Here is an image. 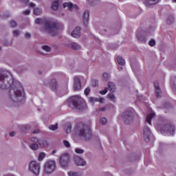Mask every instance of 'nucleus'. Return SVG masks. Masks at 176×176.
<instances>
[{
  "label": "nucleus",
  "mask_w": 176,
  "mask_h": 176,
  "mask_svg": "<svg viewBox=\"0 0 176 176\" xmlns=\"http://www.w3.org/2000/svg\"><path fill=\"white\" fill-rule=\"evenodd\" d=\"M10 72L5 69H0V89H10L9 98L13 102H20L25 100V94L24 89L20 82H13L12 78H9Z\"/></svg>",
  "instance_id": "obj_1"
},
{
  "label": "nucleus",
  "mask_w": 176,
  "mask_h": 176,
  "mask_svg": "<svg viewBox=\"0 0 176 176\" xmlns=\"http://www.w3.org/2000/svg\"><path fill=\"white\" fill-rule=\"evenodd\" d=\"M35 23L36 24H44L45 32L50 34L52 36L57 35L58 31L64 28V25L62 23H58V22L54 21L53 19L37 18L35 19Z\"/></svg>",
  "instance_id": "obj_2"
},
{
  "label": "nucleus",
  "mask_w": 176,
  "mask_h": 176,
  "mask_svg": "<svg viewBox=\"0 0 176 176\" xmlns=\"http://www.w3.org/2000/svg\"><path fill=\"white\" fill-rule=\"evenodd\" d=\"M69 102L72 104L73 107L76 108V109H78V111H83V109H86V108H87L86 102L80 96L70 97Z\"/></svg>",
  "instance_id": "obj_3"
},
{
  "label": "nucleus",
  "mask_w": 176,
  "mask_h": 176,
  "mask_svg": "<svg viewBox=\"0 0 176 176\" xmlns=\"http://www.w3.org/2000/svg\"><path fill=\"white\" fill-rule=\"evenodd\" d=\"M78 135H80V137L84 138L85 140H90V138L92 137L91 128L90 126L81 124L80 126Z\"/></svg>",
  "instance_id": "obj_4"
},
{
  "label": "nucleus",
  "mask_w": 176,
  "mask_h": 176,
  "mask_svg": "<svg viewBox=\"0 0 176 176\" xmlns=\"http://www.w3.org/2000/svg\"><path fill=\"white\" fill-rule=\"evenodd\" d=\"M30 141L34 142L30 145V148L32 151H36L38 149L39 146H38V144L41 148H46V146L48 145L47 141H46L45 139L38 140L37 138L34 137L30 139Z\"/></svg>",
  "instance_id": "obj_5"
},
{
  "label": "nucleus",
  "mask_w": 176,
  "mask_h": 176,
  "mask_svg": "<svg viewBox=\"0 0 176 176\" xmlns=\"http://www.w3.org/2000/svg\"><path fill=\"white\" fill-rule=\"evenodd\" d=\"M29 168L33 174L38 175L39 174V171H41V165L36 161H32L29 164Z\"/></svg>",
  "instance_id": "obj_6"
},
{
  "label": "nucleus",
  "mask_w": 176,
  "mask_h": 176,
  "mask_svg": "<svg viewBox=\"0 0 176 176\" xmlns=\"http://www.w3.org/2000/svg\"><path fill=\"white\" fill-rule=\"evenodd\" d=\"M59 164L63 168L68 167V164H69V155L68 153L62 154L59 156Z\"/></svg>",
  "instance_id": "obj_7"
},
{
  "label": "nucleus",
  "mask_w": 176,
  "mask_h": 176,
  "mask_svg": "<svg viewBox=\"0 0 176 176\" xmlns=\"http://www.w3.org/2000/svg\"><path fill=\"white\" fill-rule=\"evenodd\" d=\"M55 168H56V162L50 160L45 163L44 171L45 174H52V173L54 171Z\"/></svg>",
  "instance_id": "obj_8"
},
{
  "label": "nucleus",
  "mask_w": 176,
  "mask_h": 176,
  "mask_svg": "<svg viewBox=\"0 0 176 176\" xmlns=\"http://www.w3.org/2000/svg\"><path fill=\"white\" fill-rule=\"evenodd\" d=\"M133 113L131 110L126 111L124 113L123 118L126 124H129V123H130V121L133 120Z\"/></svg>",
  "instance_id": "obj_9"
},
{
  "label": "nucleus",
  "mask_w": 176,
  "mask_h": 176,
  "mask_svg": "<svg viewBox=\"0 0 176 176\" xmlns=\"http://www.w3.org/2000/svg\"><path fill=\"white\" fill-rule=\"evenodd\" d=\"M74 91H78V90H80L82 87V84L80 83V79H79V77L74 76Z\"/></svg>",
  "instance_id": "obj_10"
},
{
  "label": "nucleus",
  "mask_w": 176,
  "mask_h": 176,
  "mask_svg": "<svg viewBox=\"0 0 176 176\" xmlns=\"http://www.w3.org/2000/svg\"><path fill=\"white\" fill-rule=\"evenodd\" d=\"M144 141H149L151 137V129L149 127L145 126L143 129Z\"/></svg>",
  "instance_id": "obj_11"
},
{
  "label": "nucleus",
  "mask_w": 176,
  "mask_h": 176,
  "mask_svg": "<svg viewBox=\"0 0 176 176\" xmlns=\"http://www.w3.org/2000/svg\"><path fill=\"white\" fill-rule=\"evenodd\" d=\"M63 8H68L70 12H74V10H78V6L72 3H64Z\"/></svg>",
  "instance_id": "obj_12"
},
{
  "label": "nucleus",
  "mask_w": 176,
  "mask_h": 176,
  "mask_svg": "<svg viewBox=\"0 0 176 176\" xmlns=\"http://www.w3.org/2000/svg\"><path fill=\"white\" fill-rule=\"evenodd\" d=\"M74 160L76 166H85L86 164V162L79 156H74Z\"/></svg>",
  "instance_id": "obj_13"
},
{
  "label": "nucleus",
  "mask_w": 176,
  "mask_h": 176,
  "mask_svg": "<svg viewBox=\"0 0 176 176\" xmlns=\"http://www.w3.org/2000/svg\"><path fill=\"white\" fill-rule=\"evenodd\" d=\"M89 11L85 10L82 14V23L85 27H87V24H89Z\"/></svg>",
  "instance_id": "obj_14"
},
{
  "label": "nucleus",
  "mask_w": 176,
  "mask_h": 176,
  "mask_svg": "<svg viewBox=\"0 0 176 176\" xmlns=\"http://www.w3.org/2000/svg\"><path fill=\"white\" fill-rule=\"evenodd\" d=\"M49 87L53 91H56V90H57V87H58V84H57V80L56 79L51 80L49 85Z\"/></svg>",
  "instance_id": "obj_15"
},
{
  "label": "nucleus",
  "mask_w": 176,
  "mask_h": 176,
  "mask_svg": "<svg viewBox=\"0 0 176 176\" xmlns=\"http://www.w3.org/2000/svg\"><path fill=\"white\" fill-rule=\"evenodd\" d=\"M154 87L155 89V96L157 98H161L162 96H160V93H162V91L160 90V87L159 86L158 82H154Z\"/></svg>",
  "instance_id": "obj_16"
},
{
  "label": "nucleus",
  "mask_w": 176,
  "mask_h": 176,
  "mask_svg": "<svg viewBox=\"0 0 176 176\" xmlns=\"http://www.w3.org/2000/svg\"><path fill=\"white\" fill-rule=\"evenodd\" d=\"M71 35L73 38H79L80 36V28L76 27V28L72 31Z\"/></svg>",
  "instance_id": "obj_17"
},
{
  "label": "nucleus",
  "mask_w": 176,
  "mask_h": 176,
  "mask_svg": "<svg viewBox=\"0 0 176 176\" xmlns=\"http://www.w3.org/2000/svg\"><path fill=\"white\" fill-rule=\"evenodd\" d=\"M107 89L108 90H109V91H111V93H115V91H116V85L114 82H109L108 83Z\"/></svg>",
  "instance_id": "obj_18"
},
{
  "label": "nucleus",
  "mask_w": 176,
  "mask_h": 176,
  "mask_svg": "<svg viewBox=\"0 0 176 176\" xmlns=\"http://www.w3.org/2000/svg\"><path fill=\"white\" fill-rule=\"evenodd\" d=\"M59 3L58 0H54V2L52 3L51 8L52 10H57L58 9Z\"/></svg>",
  "instance_id": "obj_19"
},
{
  "label": "nucleus",
  "mask_w": 176,
  "mask_h": 176,
  "mask_svg": "<svg viewBox=\"0 0 176 176\" xmlns=\"http://www.w3.org/2000/svg\"><path fill=\"white\" fill-rule=\"evenodd\" d=\"M153 118H155V113H152L148 114L146 116V122L147 123H148V124H152V122L151 120H152V119H153Z\"/></svg>",
  "instance_id": "obj_20"
},
{
  "label": "nucleus",
  "mask_w": 176,
  "mask_h": 176,
  "mask_svg": "<svg viewBox=\"0 0 176 176\" xmlns=\"http://www.w3.org/2000/svg\"><path fill=\"white\" fill-rule=\"evenodd\" d=\"M158 2H159V0H146V3L147 6L156 5V3H158Z\"/></svg>",
  "instance_id": "obj_21"
},
{
  "label": "nucleus",
  "mask_w": 176,
  "mask_h": 176,
  "mask_svg": "<svg viewBox=\"0 0 176 176\" xmlns=\"http://www.w3.org/2000/svg\"><path fill=\"white\" fill-rule=\"evenodd\" d=\"M117 62L120 65H124L126 64V60L122 58V56H118L116 58Z\"/></svg>",
  "instance_id": "obj_22"
},
{
  "label": "nucleus",
  "mask_w": 176,
  "mask_h": 176,
  "mask_svg": "<svg viewBox=\"0 0 176 176\" xmlns=\"http://www.w3.org/2000/svg\"><path fill=\"white\" fill-rule=\"evenodd\" d=\"M34 14H35V16H39L42 14V10L39 8H34Z\"/></svg>",
  "instance_id": "obj_23"
},
{
  "label": "nucleus",
  "mask_w": 176,
  "mask_h": 176,
  "mask_svg": "<svg viewBox=\"0 0 176 176\" xmlns=\"http://www.w3.org/2000/svg\"><path fill=\"white\" fill-rule=\"evenodd\" d=\"M72 49H73V50H79L80 49V45L76 43H72Z\"/></svg>",
  "instance_id": "obj_24"
},
{
  "label": "nucleus",
  "mask_w": 176,
  "mask_h": 176,
  "mask_svg": "<svg viewBox=\"0 0 176 176\" xmlns=\"http://www.w3.org/2000/svg\"><path fill=\"white\" fill-rule=\"evenodd\" d=\"M107 98H109L111 101H113L114 102H116V99L113 94H108Z\"/></svg>",
  "instance_id": "obj_25"
},
{
  "label": "nucleus",
  "mask_w": 176,
  "mask_h": 176,
  "mask_svg": "<svg viewBox=\"0 0 176 176\" xmlns=\"http://www.w3.org/2000/svg\"><path fill=\"white\" fill-rule=\"evenodd\" d=\"M168 132L174 134L175 133V126L170 125Z\"/></svg>",
  "instance_id": "obj_26"
},
{
  "label": "nucleus",
  "mask_w": 176,
  "mask_h": 176,
  "mask_svg": "<svg viewBox=\"0 0 176 176\" xmlns=\"http://www.w3.org/2000/svg\"><path fill=\"white\" fill-rule=\"evenodd\" d=\"M45 156H46V155L44 153H40L38 154V162H42V160H43V159H45Z\"/></svg>",
  "instance_id": "obj_27"
},
{
  "label": "nucleus",
  "mask_w": 176,
  "mask_h": 176,
  "mask_svg": "<svg viewBox=\"0 0 176 176\" xmlns=\"http://www.w3.org/2000/svg\"><path fill=\"white\" fill-rule=\"evenodd\" d=\"M68 175L69 176H80L82 175V173H78V172H69Z\"/></svg>",
  "instance_id": "obj_28"
},
{
  "label": "nucleus",
  "mask_w": 176,
  "mask_h": 176,
  "mask_svg": "<svg viewBox=\"0 0 176 176\" xmlns=\"http://www.w3.org/2000/svg\"><path fill=\"white\" fill-rule=\"evenodd\" d=\"M103 76V80H104L105 82L109 80V74H108V73H103L102 74Z\"/></svg>",
  "instance_id": "obj_29"
},
{
  "label": "nucleus",
  "mask_w": 176,
  "mask_h": 176,
  "mask_svg": "<svg viewBox=\"0 0 176 176\" xmlns=\"http://www.w3.org/2000/svg\"><path fill=\"white\" fill-rule=\"evenodd\" d=\"M50 130H57L58 129V124L50 125L49 126Z\"/></svg>",
  "instance_id": "obj_30"
},
{
  "label": "nucleus",
  "mask_w": 176,
  "mask_h": 176,
  "mask_svg": "<svg viewBox=\"0 0 176 176\" xmlns=\"http://www.w3.org/2000/svg\"><path fill=\"white\" fill-rule=\"evenodd\" d=\"M42 49L43 50H45V52H50V50H52V49L50 48V47L47 46V45H43L42 46Z\"/></svg>",
  "instance_id": "obj_31"
},
{
  "label": "nucleus",
  "mask_w": 176,
  "mask_h": 176,
  "mask_svg": "<svg viewBox=\"0 0 176 176\" xmlns=\"http://www.w3.org/2000/svg\"><path fill=\"white\" fill-rule=\"evenodd\" d=\"M63 145L65 146V148H70L71 147V144H69V142H68L67 140L63 141Z\"/></svg>",
  "instance_id": "obj_32"
},
{
  "label": "nucleus",
  "mask_w": 176,
  "mask_h": 176,
  "mask_svg": "<svg viewBox=\"0 0 176 176\" xmlns=\"http://www.w3.org/2000/svg\"><path fill=\"white\" fill-rule=\"evenodd\" d=\"M10 27H12V28H14V27H16L17 25V23H16V21H11L10 22Z\"/></svg>",
  "instance_id": "obj_33"
},
{
  "label": "nucleus",
  "mask_w": 176,
  "mask_h": 176,
  "mask_svg": "<svg viewBox=\"0 0 176 176\" xmlns=\"http://www.w3.org/2000/svg\"><path fill=\"white\" fill-rule=\"evenodd\" d=\"M100 94L104 96L106 93H108V88H105L104 90L100 91Z\"/></svg>",
  "instance_id": "obj_34"
},
{
  "label": "nucleus",
  "mask_w": 176,
  "mask_h": 176,
  "mask_svg": "<svg viewBox=\"0 0 176 176\" xmlns=\"http://www.w3.org/2000/svg\"><path fill=\"white\" fill-rule=\"evenodd\" d=\"M75 152H76V153L82 154L85 152V151H83V149H80V148H76Z\"/></svg>",
  "instance_id": "obj_35"
},
{
  "label": "nucleus",
  "mask_w": 176,
  "mask_h": 176,
  "mask_svg": "<svg viewBox=\"0 0 176 176\" xmlns=\"http://www.w3.org/2000/svg\"><path fill=\"white\" fill-rule=\"evenodd\" d=\"M90 87H87L84 93L85 94V96H89V94L90 93Z\"/></svg>",
  "instance_id": "obj_36"
},
{
  "label": "nucleus",
  "mask_w": 176,
  "mask_h": 176,
  "mask_svg": "<svg viewBox=\"0 0 176 176\" xmlns=\"http://www.w3.org/2000/svg\"><path fill=\"white\" fill-rule=\"evenodd\" d=\"M91 83L94 87L98 86V80H92Z\"/></svg>",
  "instance_id": "obj_37"
},
{
  "label": "nucleus",
  "mask_w": 176,
  "mask_h": 176,
  "mask_svg": "<svg viewBox=\"0 0 176 176\" xmlns=\"http://www.w3.org/2000/svg\"><path fill=\"white\" fill-rule=\"evenodd\" d=\"M148 45L149 46H155V45H156V41H155V40H151L148 42Z\"/></svg>",
  "instance_id": "obj_38"
},
{
  "label": "nucleus",
  "mask_w": 176,
  "mask_h": 176,
  "mask_svg": "<svg viewBox=\"0 0 176 176\" xmlns=\"http://www.w3.org/2000/svg\"><path fill=\"white\" fill-rule=\"evenodd\" d=\"M100 123H101L102 124H107V118H102L100 119Z\"/></svg>",
  "instance_id": "obj_39"
},
{
  "label": "nucleus",
  "mask_w": 176,
  "mask_h": 176,
  "mask_svg": "<svg viewBox=\"0 0 176 176\" xmlns=\"http://www.w3.org/2000/svg\"><path fill=\"white\" fill-rule=\"evenodd\" d=\"M137 38L141 42H144V41L145 40V38L142 37V36H140L138 34L137 35Z\"/></svg>",
  "instance_id": "obj_40"
},
{
  "label": "nucleus",
  "mask_w": 176,
  "mask_h": 176,
  "mask_svg": "<svg viewBox=\"0 0 176 176\" xmlns=\"http://www.w3.org/2000/svg\"><path fill=\"white\" fill-rule=\"evenodd\" d=\"M89 102L93 104V102H96V101H97V99L91 97V98H89Z\"/></svg>",
  "instance_id": "obj_41"
},
{
  "label": "nucleus",
  "mask_w": 176,
  "mask_h": 176,
  "mask_svg": "<svg viewBox=\"0 0 176 176\" xmlns=\"http://www.w3.org/2000/svg\"><path fill=\"white\" fill-rule=\"evenodd\" d=\"M10 16V14L9 12H6V14H3V19H8Z\"/></svg>",
  "instance_id": "obj_42"
},
{
  "label": "nucleus",
  "mask_w": 176,
  "mask_h": 176,
  "mask_svg": "<svg viewBox=\"0 0 176 176\" xmlns=\"http://www.w3.org/2000/svg\"><path fill=\"white\" fill-rule=\"evenodd\" d=\"M173 21H174V18H171V19H168L167 21H166V23L168 24H171L173 23Z\"/></svg>",
  "instance_id": "obj_43"
},
{
  "label": "nucleus",
  "mask_w": 176,
  "mask_h": 176,
  "mask_svg": "<svg viewBox=\"0 0 176 176\" xmlns=\"http://www.w3.org/2000/svg\"><path fill=\"white\" fill-rule=\"evenodd\" d=\"M98 101L101 104H104L105 99H104V98H100L99 99H98Z\"/></svg>",
  "instance_id": "obj_44"
},
{
  "label": "nucleus",
  "mask_w": 176,
  "mask_h": 176,
  "mask_svg": "<svg viewBox=\"0 0 176 176\" xmlns=\"http://www.w3.org/2000/svg\"><path fill=\"white\" fill-rule=\"evenodd\" d=\"M30 12H31V10H27L23 12V14H25V16H27V14H30Z\"/></svg>",
  "instance_id": "obj_45"
},
{
  "label": "nucleus",
  "mask_w": 176,
  "mask_h": 176,
  "mask_svg": "<svg viewBox=\"0 0 176 176\" xmlns=\"http://www.w3.org/2000/svg\"><path fill=\"white\" fill-rule=\"evenodd\" d=\"M13 34H14V36H17L20 33H19V30H14Z\"/></svg>",
  "instance_id": "obj_46"
},
{
  "label": "nucleus",
  "mask_w": 176,
  "mask_h": 176,
  "mask_svg": "<svg viewBox=\"0 0 176 176\" xmlns=\"http://www.w3.org/2000/svg\"><path fill=\"white\" fill-rule=\"evenodd\" d=\"M23 129H25V131H27L28 130H30V125H25L23 126Z\"/></svg>",
  "instance_id": "obj_47"
},
{
  "label": "nucleus",
  "mask_w": 176,
  "mask_h": 176,
  "mask_svg": "<svg viewBox=\"0 0 176 176\" xmlns=\"http://www.w3.org/2000/svg\"><path fill=\"white\" fill-rule=\"evenodd\" d=\"M72 126L71 124H67V133H68V131H71Z\"/></svg>",
  "instance_id": "obj_48"
},
{
  "label": "nucleus",
  "mask_w": 176,
  "mask_h": 176,
  "mask_svg": "<svg viewBox=\"0 0 176 176\" xmlns=\"http://www.w3.org/2000/svg\"><path fill=\"white\" fill-rule=\"evenodd\" d=\"M10 137H14V135H16V132L12 131V132H10Z\"/></svg>",
  "instance_id": "obj_49"
},
{
  "label": "nucleus",
  "mask_w": 176,
  "mask_h": 176,
  "mask_svg": "<svg viewBox=\"0 0 176 176\" xmlns=\"http://www.w3.org/2000/svg\"><path fill=\"white\" fill-rule=\"evenodd\" d=\"M25 38H31V34L25 33Z\"/></svg>",
  "instance_id": "obj_50"
},
{
  "label": "nucleus",
  "mask_w": 176,
  "mask_h": 176,
  "mask_svg": "<svg viewBox=\"0 0 176 176\" xmlns=\"http://www.w3.org/2000/svg\"><path fill=\"white\" fill-rule=\"evenodd\" d=\"M39 133V129H36L32 132V134H38Z\"/></svg>",
  "instance_id": "obj_51"
},
{
  "label": "nucleus",
  "mask_w": 176,
  "mask_h": 176,
  "mask_svg": "<svg viewBox=\"0 0 176 176\" xmlns=\"http://www.w3.org/2000/svg\"><path fill=\"white\" fill-rule=\"evenodd\" d=\"M100 111H102V112L107 111V107H102L100 109Z\"/></svg>",
  "instance_id": "obj_52"
},
{
  "label": "nucleus",
  "mask_w": 176,
  "mask_h": 176,
  "mask_svg": "<svg viewBox=\"0 0 176 176\" xmlns=\"http://www.w3.org/2000/svg\"><path fill=\"white\" fill-rule=\"evenodd\" d=\"M21 2H23L24 3H28L29 0H19Z\"/></svg>",
  "instance_id": "obj_53"
},
{
  "label": "nucleus",
  "mask_w": 176,
  "mask_h": 176,
  "mask_svg": "<svg viewBox=\"0 0 176 176\" xmlns=\"http://www.w3.org/2000/svg\"><path fill=\"white\" fill-rule=\"evenodd\" d=\"M30 8H35V4H34V3H30Z\"/></svg>",
  "instance_id": "obj_54"
},
{
  "label": "nucleus",
  "mask_w": 176,
  "mask_h": 176,
  "mask_svg": "<svg viewBox=\"0 0 176 176\" xmlns=\"http://www.w3.org/2000/svg\"><path fill=\"white\" fill-rule=\"evenodd\" d=\"M96 0H89V2H95Z\"/></svg>",
  "instance_id": "obj_55"
},
{
  "label": "nucleus",
  "mask_w": 176,
  "mask_h": 176,
  "mask_svg": "<svg viewBox=\"0 0 176 176\" xmlns=\"http://www.w3.org/2000/svg\"><path fill=\"white\" fill-rule=\"evenodd\" d=\"M3 44L5 45V46H9V44H8V43H3Z\"/></svg>",
  "instance_id": "obj_56"
},
{
  "label": "nucleus",
  "mask_w": 176,
  "mask_h": 176,
  "mask_svg": "<svg viewBox=\"0 0 176 176\" xmlns=\"http://www.w3.org/2000/svg\"><path fill=\"white\" fill-rule=\"evenodd\" d=\"M54 153H56V151L54 150V151H52V154L54 155Z\"/></svg>",
  "instance_id": "obj_57"
},
{
  "label": "nucleus",
  "mask_w": 176,
  "mask_h": 176,
  "mask_svg": "<svg viewBox=\"0 0 176 176\" xmlns=\"http://www.w3.org/2000/svg\"><path fill=\"white\" fill-rule=\"evenodd\" d=\"M6 176H12V175H6Z\"/></svg>",
  "instance_id": "obj_58"
},
{
  "label": "nucleus",
  "mask_w": 176,
  "mask_h": 176,
  "mask_svg": "<svg viewBox=\"0 0 176 176\" xmlns=\"http://www.w3.org/2000/svg\"><path fill=\"white\" fill-rule=\"evenodd\" d=\"M173 2H175L176 3V0H173Z\"/></svg>",
  "instance_id": "obj_59"
},
{
  "label": "nucleus",
  "mask_w": 176,
  "mask_h": 176,
  "mask_svg": "<svg viewBox=\"0 0 176 176\" xmlns=\"http://www.w3.org/2000/svg\"><path fill=\"white\" fill-rule=\"evenodd\" d=\"M2 48L0 47V50H1Z\"/></svg>",
  "instance_id": "obj_60"
}]
</instances>
